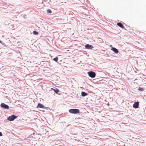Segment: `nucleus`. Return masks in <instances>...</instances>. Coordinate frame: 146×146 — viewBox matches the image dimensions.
I'll list each match as a JSON object with an SVG mask.
<instances>
[{
  "mask_svg": "<svg viewBox=\"0 0 146 146\" xmlns=\"http://www.w3.org/2000/svg\"><path fill=\"white\" fill-rule=\"evenodd\" d=\"M69 112L72 113L77 114L79 113L80 111L78 109H70L69 110Z\"/></svg>",
  "mask_w": 146,
  "mask_h": 146,
  "instance_id": "nucleus-1",
  "label": "nucleus"
},
{
  "mask_svg": "<svg viewBox=\"0 0 146 146\" xmlns=\"http://www.w3.org/2000/svg\"><path fill=\"white\" fill-rule=\"evenodd\" d=\"M88 74L89 76L92 78L95 77L96 75L95 73L92 71L89 72H88Z\"/></svg>",
  "mask_w": 146,
  "mask_h": 146,
  "instance_id": "nucleus-2",
  "label": "nucleus"
},
{
  "mask_svg": "<svg viewBox=\"0 0 146 146\" xmlns=\"http://www.w3.org/2000/svg\"><path fill=\"white\" fill-rule=\"evenodd\" d=\"M17 118V116L16 115H13L9 116L7 118V120L10 121H13L15 119Z\"/></svg>",
  "mask_w": 146,
  "mask_h": 146,
  "instance_id": "nucleus-3",
  "label": "nucleus"
},
{
  "mask_svg": "<svg viewBox=\"0 0 146 146\" xmlns=\"http://www.w3.org/2000/svg\"><path fill=\"white\" fill-rule=\"evenodd\" d=\"M1 107L4 109H8L9 108V107L8 105L5 104L4 103H2L1 105Z\"/></svg>",
  "mask_w": 146,
  "mask_h": 146,
  "instance_id": "nucleus-4",
  "label": "nucleus"
},
{
  "mask_svg": "<svg viewBox=\"0 0 146 146\" xmlns=\"http://www.w3.org/2000/svg\"><path fill=\"white\" fill-rule=\"evenodd\" d=\"M139 106V102H135L133 105V107L135 108H138Z\"/></svg>",
  "mask_w": 146,
  "mask_h": 146,
  "instance_id": "nucleus-5",
  "label": "nucleus"
},
{
  "mask_svg": "<svg viewBox=\"0 0 146 146\" xmlns=\"http://www.w3.org/2000/svg\"><path fill=\"white\" fill-rule=\"evenodd\" d=\"M85 48L87 49H92L93 47L91 45L87 44L85 46Z\"/></svg>",
  "mask_w": 146,
  "mask_h": 146,
  "instance_id": "nucleus-6",
  "label": "nucleus"
},
{
  "mask_svg": "<svg viewBox=\"0 0 146 146\" xmlns=\"http://www.w3.org/2000/svg\"><path fill=\"white\" fill-rule=\"evenodd\" d=\"M44 106L42 104L39 103L37 106V108H44Z\"/></svg>",
  "mask_w": 146,
  "mask_h": 146,
  "instance_id": "nucleus-7",
  "label": "nucleus"
},
{
  "mask_svg": "<svg viewBox=\"0 0 146 146\" xmlns=\"http://www.w3.org/2000/svg\"><path fill=\"white\" fill-rule=\"evenodd\" d=\"M111 50L115 53H117L118 52V51L117 49L115 48H112Z\"/></svg>",
  "mask_w": 146,
  "mask_h": 146,
  "instance_id": "nucleus-8",
  "label": "nucleus"
},
{
  "mask_svg": "<svg viewBox=\"0 0 146 146\" xmlns=\"http://www.w3.org/2000/svg\"><path fill=\"white\" fill-rule=\"evenodd\" d=\"M117 25L120 27L122 28H124V27L123 25L121 23H117Z\"/></svg>",
  "mask_w": 146,
  "mask_h": 146,
  "instance_id": "nucleus-9",
  "label": "nucleus"
},
{
  "mask_svg": "<svg viewBox=\"0 0 146 146\" xmlns=\"http://www.w3.org/2000/svg\"><path fill=\"white\" fill-rule=\"evenodd\" d=\"M81 95L82 96H85L87 95L88 94L86 92H82L81 93Z\"/></svg>",
  "mask_w": 146,
  "mask_h": 146,
  "instance_id": "nucleus-10",
  "label": "nucleus"
},
{
  "mask_svg": "<svg viewBox=\"0 0 146 146\" xmlns=\"http://www.w3.org/2000/svg\"><path fill=\"white\" fill-rule=\"evenodd\" d=\"M52 89L56 94H57L59 92V90L57 88H56V89Z\"/></svg>",
  "mask_w": 146,
  "mask_h": 146,
  "instance_id": "nucleus-11",
  "label": "nucleus"
},
{
  "mask_svg": "<svg viewBox=\"0 0 146 146\" xmlns=\"http://www.w3.org/2000/svg\"><path fill=\"white\" fill-rule=\"evenodd\" d=\"M58 58L57 57H56L54 58L53 60L56 62H57L58 60Z\"/></svg>",
  "mask_w": 146,
  "mask_h": 146,
  "instance_id": "nucleus-12",
  "label": "nucleus"
},
{
  "mask_svg": "<svg viewBox=\"0 0 146 146\" xmlns=\"http://www.w3.org/2000/svg\"><path fill=\"white\" fill-rule=\"evenodd\" d=\"M47 13H52L50 9H48L47 10Z\"/></svg>",
  "mask_w": 146,
  "mask_h": 146,
  "instance_id": "nucleus-13",
  "label": "nucleus"
},
{
  "mask_svg": "<svg viewBox=\"0 0 146 146\" xmlns=\"http://www.w3.org/2000/svg\"><path fill=\"white\" fill-rule=\"evenodd\" d=\"M33 33L34 35H37L38 34V32L36 31H34L33 32Z\"/></svg>",
  "mask_w": 146,
  "mask_h": 146,
  "instance_id": "nucleus-14",
  "label": "nucleus"
},
{
  "mask_svg": "<svg viewBox=\"0 0 146 146\" xmlns=\"http://www.w3.org/2000/svg\"><path fill=\"white\" fill-rule=\"evenodd\" d=\"M138 90L140 91H142L143 90V88H142L139 87L138 88Z\"/></svg>",
  "mask_w": 146,
  "mask_h": 146,
  "instance_id": "nucleus-15",
  "label": "nucleus"
},
{
  "mask_svg": "<svg viewBox=\"0 0 146 146\" xmlns=\"http://www.w3.org/2000/svg\"><path fill=\"white\" fill-rule=\"evenodd\" d=\"M2 133L0 132V136H2Z\"/></svg>",
  "mask_w": 146,
  "mask_h": 146,
  "instance_id": "nucleus-16",
  "label": "nucleus"
},
{
  "mask_svg": "<svg viewBox=\"0 0 146 146\" xmlns=\"http://www.w3.org/2000/svg\"><path fill=\"white\" fill-rule=\"evenodd\" d=\"M1 42V41L0 40V42Z\"/></svg>",
  "mask_w": 146,
  "mask_h": 146,
  "instance_id": "nucleus-17",
  "label": "nucleus"
}]
</instances>
